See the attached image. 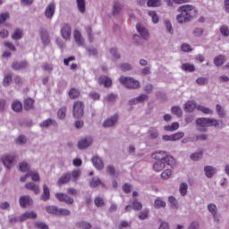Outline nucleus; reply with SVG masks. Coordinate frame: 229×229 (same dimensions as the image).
I'll list each match as a JSON object with an SVG mask.
<instances>
[{
  "label": "nucleus",
  "instance_id": "9d476101",
  "mask_svg": "<svg viewBox=\"0 0 229 229\" xmlns=\"http://www.w3.org/2000/svg\"><path fill=\"white\" fill-rule=\"evenodd\" d=\"M55 198L59 201L66 203V205H72L74 203V199L65 193H55Z\"/></svg>",
  "mask_w": 229,
  "mask_h": 229
},
{
  "label": "nucleus",
  "instance_id": "c9c22d12",
  "mask_svg": "<svg viewBox=\"0 0 229 229\" xmlns=\"http://www.w3.org/2000/svg\"><path fill=\"white\" fill-rule=\"evenodd\" d=\"M181 69L186 72H194L196 71V66H194V64L185 63L182 64Z\"/></svg>",
  "mask_w": 229,
  "mask_h": 229
},
{
  "label": "nucleus",
  "instance_id": "49530a36",
  "mask_svg": "<svg viewBox=\"0 0 229 229\" xmlns=\"http://www.w3.org/2000/svg\"><path fill=\"white\" fill-rule=\"evenodd\" d=\"M69 98L71 99H78V98H80V90L75 88L71 89L69 91Z\"/></svg>",
  "mask_w": 229,
  "mask_h": 229
},
{
  "label": "nucleus",
  "instance_id": "393cba45",
  "mask_svg": "<svg viewBox=\"0 0 229 229\" xmlns=\"http://www.w3.org/2000/svg\"><path fill=\"white\" fill-rule=\"evenodd\" d=\"M208 210L213 216L214 221H219V219H217V206H216V204H208Z\"/></svg>",
  "mask_w": 229,
  "mask_h": 229
},
{
  "label": "nucleus",
  "instance_id": "f03ea898",
  "mask_svg": "<svg viewBox=\"0 0 229 229\" xmlns=\"http://www.w3.org/2000/svg\"><path fill=\"white\" fill-rule=\"evenodd\" d=\"M196 126L198 131H200V133H207L208 128H223L224 123L223 120H217L216 118L201 117L196 120Z\"/></svg>",
  "mask_w": 229,
  "mask_h": 229
},
{
  "label": "nucleus",
  "instance_id": "1a4fd4ad",
  "mask_svg": "<svg viewBox=\"0 0 229 229\" xmlns=\"http://www.w3.org/2000/svg\"><path fill=\"white\" fill-rule=\"evenodd\" d=\"M136 30L140 37L143 38V40H149V32H148V29L142 23H137Z\"/></svg>",
  "mask_w": 229,
  "mask_h": 229
},
{
  "label": "nucleus",
  "instance_id": "bf43d9fd",
  "mask_svg": "<svg viewBox=\"0 0 229 229\" xmlns=\"http://www.w3.org/2000/svg\"><path fill=\"white\" fill-rule=\"evenodd\" d=\"M67 114V107L63 106L57 112V117L59 119H65V115Z\"/></svg>",
  "mask_w": 229,
  "mask_h": 229
},
{
  "label": "nucleus",
  "instance_id": "412c9836",
  "mask_svg": "<svg viewBox=\"0 0 229 229\" xmlns=\"http://www.w3.org/2000/svg\"><path fill=\"white\" fill-rule=\"evenodd\" d=\"M27 219H37V213L30 211V212H25L20 216L21 223L27 221Z\"/></svg>",
  "mask_w": 229,
  "mask_h": 229
},
{
  "label": "nucleus",
  "instance_id": "cd10ccee",
  "mask_svg": "<svg viewBox=\"0 0 229 229\" xmlns=\"http://www.w3.org/2000/svg\"><path fill=\"white\" fill-rule=\"evenodd\" d=\"M154 207L157 209L165 208V207H167V203L164 199H162V198L157 197L154 201Z\"/></svg>",
  "mask_w": 229,
  "mask_h": 229
},
{
  "label": "nucleus",
  "instance_id": "2eb2a0df",
  "mask_svg": "<svg viewBox=\"0 0 229 229\" xmlns=\"http://www.w3.org/2000/svg\"><path fill=\"white\" fill-rule=\"evenodd\" d=\"M148 137L150 140H155L160 137V132L157 127H150L148 131Z\"/></svg>",
  "mask_w": 229,
  "mask_h": 229
},
{
  "label": "nucleus",
  "instance_id": "f8f14e48",
  "mask_svg": "<svg viewBox=\"0 0 229 229\" xmlns=\"http://www.w3.org/2000/svg\"><path fill=\"white\" fill-rule=\"evenodd\" d=\"M61 35L64 40L71 38V26L69 24H64L61 28Z\"/></svg>",
  "mask_w": 229,
  "mask_h": 229
},
{
  "label": "nucleus",
  "instance_id": "6e6552de",
  "mask_svg": "<svg viewBox=\"0 0 229 229\" xmlns=\"http://www.w3.org/2000/svg\"><path fill=\"white\" fill-rule=\"evenodd\" d=\"M19 203L21 208H27V207L33 205V199H31V197L29 195H23L20 197Z\"/></svg>",
  "mask_w": 229,
  "mask_h": 229
},
{
  "label": "nucleus",
  "instance_id": "bb28decb",
  "mask_svg": "<svg viewBox=\"0 0 229 229\" xmlns=\"http://www.w3.org/2000/svg\"><path fill=\"white\" fill-rule=\"evenodd\" d=\"M58 126V123H56V121H55L54 119L48 118L45 121H43L42 123H39L40 128H49V126Z\"/></svg>",
  "mask_w": 229,
  "mask_h": 229
},
{
  "label": "nucleus",
  "instance_id": "20e7f679",
  "mask_svg": "<svg viewBox=\"0 0 229 229\" xmlns=\"http://www.w3.org/2000/svg\"><path fill=\"white\" fill-rule=\"evenodd\" d=\"M85 104L81 101H76L72 106V115L75 119H80L84 114Z\"/></svg>",
  "mask_w": 229,
  "mask_h": 229
},
{
  "label": "nucleus",
  "instance_id": "4d7b16f0",
  "mask_svg": "<svg viewBox=\"0 0 229 229\" xmlns=\"http://www.w3.org/2000/svg\"><path fill=\"white\" fill-rule=\"evenodd\" d=\"M187 189H189V185L186 182L181 183L179 188L181 196H187Z\"/></svg>",
  "mask_w": 229,
  "mask_h": 229
},
{
  "label": "nucleus",
  "instance_id": "58836bf2",
  "mask_svg": "<svg viewBox=\"0 0 229 229\" xmlns=\"http://www.w3.org/2000/svg\"><path fill=\"white\" fill-rule=\"evenodd\" d=\"M180 128V123L178 122L173 123L171 125H166L164 127L165 131H176Z\"/></svg>",
  "mask_w": 229,
  "mask_h": 229
},
{
  "label": "nucleus",
  "instance_id": "dca6fc26",
  "mask_svg": "<svg viewBox=\"0 0 229 229\" xmlns=\"http://www.w3.org/2000/svg\"><path fill=\"white\" fill-rule=\"evenodd\" d=\"M55 3L49 4L45 10V16L47 19H53L55 15Z\"/></svg>",
  "mask_w": 229,
  "mask_h": 229
},
{
  "label": "nucleus",
  "instance_id": "0e129e2a",
  "mask_svg": "<svg viewBox=\"0 0 229 229\" xmlns=\"http://www.w3.org/2000/svg\"><path fill=\"white\" fill-rule=\"evenodd\" d=\"M132 208H133V210H142V203L139 202L137 200V198L133 199Z\"/></svg>",
  "mask_w": 229,
  "mask_h": 229
},
{
  "label": "nucleus",
  "instance_id": "c756f323",
  "mask_svg": "<svg viewBox=\"0 0 229 229\" xmlns=\"http://www.w3.org/2000/svg\"><path fill=\"white\" fill-rule=\"evenodd\" d=\"M168 203L170 205V208L174 210H178V208H180V203H178V200L174 196L168 197Z\"/></svg>",
  "mask_w": 229,
  "mask_h": 229
},
{
  "label": "nucleus",
  "instance_id": "13d9d810",
  "mask_svg": "<svg viewBox=\"0 0 229 229\" xmlns=\"http://www.w3.org/2000/svg\"><path fill=\"white\" fill-rule=\"evenodd\" d=\"M163 162H165V164H167V165H170L171 167H173V165H174L175 164L174 157L167 154H166V157H165V160H163Z\"/></svg>",
  "mask_w": 229,
  "mask_h": 229
},
{
  "label": "nucleus",
  "instance_id": "423d86ee",
  "mask_svg": "<svg viewBox=\"0 0 229 229\" xmlns=\"http://www.w3.org/2000/svg\"><path fill=\"white\" fill-rule=\"evenodd\" d=\"M117 121H119V115L114 114L113 116L106 119L103 122L102 126L103 128H114V126L117 124Z\"/></svg>",
  "mask_w": 229,
  "mask_h": 229
},
{
  "label": "nucleus",
  "instance_id": "603ef678",
  "mask_svg": "<svg viewBox=\"0 0 229 229\" xmlns=\"http://www.w3.org/2000/svg\"><path fill=\"white\" fill-rule=\"evenodd\" d=\"M185 137V133L183 131H179L174 134H172V142H176V140H181Z\"/></svg>",
  "mask_w": 229,
  "mask_h": 229
},
{
  "label": "nucleus",
  "instance_id": "7ed1b4c3",
  "mask_svg": "<svg viewBox=\"0 0 229 229\" xmlns=\"http://www.w3.org/2000/svg\"><path fill=\"white\" fill-rule=\"evenodd\" d=\"M119 81L122 85H124L127 89H133L137 90L140 89V81L131 78V77H120Z\"/></svg>",
  "mask_w": 229,
  "mask_h": 229
},
{
  "label": "nucleus",
  "instance_id": "680f3d73",
  "mask_svg": "<svg viewBox=\"0 0 229 229\" xmlns=\"http://www.w3.org/2000/svg\"><path fill=\"white\" fill-rule=\"evenodd\" d=\"M171 112L172 114H174V115H176L177 117H182V108H180V106H174L171 108Z\"/></svg>",
  "mask_w": 229,
  "mask_h": 229
},
{
  "label": "nucleus",
  "instance_id": "0eeeda50",
  "mask_svg": "<svg viewBox=\"0 0 229 229\" xmlns=\"http://www.w3.org/2000/svg\"><path fill=\"white\" fill-rule=\"evenodd\" d=\"M92 142H94V140L91 137L84 138L78 141L77 148L78 149H87V148H90V146H92Z\"/></svg>",
  "mask_w": 229,
  "mask_h": 229
},
{
  "label": "nucleus",
  "instance_id": "473e14b6",
  "mask_svg": "<svg viewBox=\"0 0 229 229\" xmlns=\"http://www.w3.org/2000/svg\"><path fill=\"white\" fill-rule=\"evenodd\" d=\"M197 110H199V112H202L206 115H214V110L206 107L205 106L198 105Z\"/></svg>",
  "mask_w": 229,
  "mask_h": 229
},
{
  "label": "nucleus",
  "instance_id": "4c0bfd02",
  "mask_svg": "<svg viewBox=\"0 0 229 229\" xmlns=\"http://www.w3.org/2000/svg\"><path fill=\"white\" fill-rule=\"evenodd\" d=\"M165 168V162H164V161H157V162L154 163V165H153V169L157 173L164 170Z\"/></svg>",
  "mask_w": 229,
  "mask_h": 229
},
{
  "label": "nucleus",
  "instance_id": "e433bc0d",
  "mask_svg": "<svg viewBox=\"0 0 229 229\" xmlns=\"http://www.w3.org/2000/svg\"><path fill=\"white\" fill-rule=\"evenodd\" d=\"M12 109L17 114H19V112H22V103H21L19 100H14L12 103Z\"/></svg>",
  "mask_w": 229,
  "mask_h": 229
},
{
  "label": "nucleus",
  "instance_id": "79ce46f5",
  "mask_svg": "<svg viewBox=\"0 0 229 229\" xmlns=\"http://www.w3.org/2000/svg\"><path fill=\"white\" fill-rule=\"evenodd\" d=\"M106 171L110 176H119V173L115 172V167H114L112 165H108L106 167Z\"/></svg>",
  "mask_w": 229,
  "mask_h": 229
},
{
  "label": "nucleus",
  "instance_id": "338daca9",
  "mask_svg": "<svg viewBox=\"0 0 229 229\" xmlns=\"http://www.w3.org/2000/svg\"><path fill=\"white\" fill-rule=\"evenodd\" d=\"M220 33L223 37H229V29H228V26L226 25H223L220 27Z\"/></svg>",
  "mask_w": 229,
  "mask_h": 229
},
{
  "label": "nucleus",
  "instance_id": "f3484780",
  "mask_svg": "<svg viewBox=\"0 0 229 229\" xmlns=\"http://www.w3.org/2000/svg\"><path fill=\"white\" fill-rule=\"evenodd\" d=\"M70 182L71 173H65L58 179L56 185L60 187V185H65V183H69Z\"/></svg>",
  "mask_w": 229,
  "mask_h": 229
},
{
  "label": "nucleus",
  "instance_id": "2f4dec72",
  "mask_svg": "<svg viewBox=\"0 0 229 229\" xmlns=\"http://www.w3.org/2000/svg\"><path fill=\"white\" fill-rule=\"evenodd\" d=\"M98 185H101V187H105V184L103 182H101V179L98 177H94L90 182H89V187L92 189H96V187H98Z\"/></svg>",
  "mask_w": 229,
  "mask_h": 229
},
{
  "label": "nucleus",
  "instance_id": "39448f33",
  "mask_svg": "<svg viewBox=\"0 0 229 229\" xmlns=\"http://www.w3.org/2000/svg\"><path fill=\"white\" fill-rule=\"evenodd\" d=\"M2 164L10 170L13 167V163L15 162V155L13 154H5L0 158Z\"/></svg>",
  "mask_w": 229,
  "mask_h": 229
},
{
  "label": "nucleus",
  "instance_id": "052dcab7",
  "mask_svg": "<svg viewBox=\"0 0 229 229\" xmlns=\"http://www.w3.org/2000/svg\"><path fill=\"white\" fill-rule=\"evenodd\" d=\"M109 53L114 60H119V58H121V54H119V51H117V48L115 47L111 48Z\"/></svg>",
  "mask_w": 229,
  "mask_h": 229
},
{
  "label": "nucleus",
  "instance_id": "c03bdc74",
  "mask_svg": "<svg viewBox=\"0 0 229 229\" xmlns=\"http://www.w3.org/2000/svg\"><path fill=\"white\" fill-rule=\"evenodd\" d=\"M77 8L81 13H85L86 6H85V0H76Z\"/></svg>",
  "mask_w": 229,
  "mask_h": 229
},
{
  "label": "nucleus",
  "instance_id": "ddd939ff",
  "mask_svg": "<svg viewBox=\"0 0 229 229\" xmlns=\"http://www.w3.org/2000/svg\"><path fill=\"white\" fill-rule=\"evenodd\" d=\"M204 173L207 178H214L216 173H217V169L212 165H205Z\"/></svg>",
  "mask_w": 229,
  "mask_h": 229
},
{
  "label": "nucleus",
  "instance_id": "7c9ffc66",
  "mask_svg": "<svg viewBox=\"0 0 229 229\" xmlns=\"http://www.w3.org/2000/svg\"><path fill=\"white\" fill-rule=\"evenodd\" d=\"M121 10H123V5L121 3L114 1L113 4V15L114 17L119 15L121 13Z\"/></svg>",
  "mask_w": 229,
  "mask_h": 229
},
{
  "label": "nucleus",
  "instance_id": "de8ad7c7",
  "mask_svg": "<svg viewBox=\"0 0 229 229\" xmlns=\"http://www.w3.org/2000/svg\"><path fill=\"white\" fill-rule=\"evenodd\" d=\"M34 103H35V100H33V98H26L24 102V109L31 110L33 108Z\"/></svg>",
  "mask_w": 229,
  "mask_h": 229
},
{
  "label": "nucleus",
  "instance_id": "8fccbe9b",
  "mask_svg": "<svg viewBox=\"0 0 229 229\" xmlns=\"http://www.w3.org/2000/svg\"><path fill=\"white\" fill-rule=\"evenodd\" d=\"M148 15L149 17H151L153 24H158L159 18H158V14L157 13V12H155V11H149V12L148 13Z\"/></svg>",
  "mask_w": 229,
  "mask_h": 229
},
{
  "label": "nucleus",
  "instance_id": "3c124183",
  "mask_svg": "<svg viewBox=\"0 0 229 229\" xmlns=\"http://www.w3.org/2000/svg\"><path fill=\"white\" fill-rule=\"evenodd\" d=\"M19 167L21 173H28L31 166L30 164H28V162H21L20 163Z\"/></svg>",
  "mask_w": 229,
  "mask_h": 229
},
{
  "label": "nucleus",
  "instance_id": "72a5a7b5",
  "mask_svg": "<svg viewBox=\"0 0 229 229\" xmlns=\"http://www.w3.org/2000/svg\"><path fill=\"white\" fill-rule=\"evenodd\" d=\"M216 112L220 119H225L226 117V110H225L219 104L216 106Z\"/></svg>",
  "mask_w": 229,
  "mask_h": 229
},
{
  "label": "nucleus",
  "instance_id": "774afa93",
  "mask_svg": "<svg viewBox=\"0 0 229 229\" xmlns=\"http://www.w3.org/2000/svg\"><path fill=\"white\" fill-rule=\"evenodd\" d=\"M34 226L35 228H38V229H49V225H47V224L43 222H35Z\"/></svg>",
  "mask_w": 229,
  "mask_h": 229
},
{
  "label": "nucleus",
  "instance_id": "9b49d317",
  "mask_svg": "<svg viewBox=\"0 0 229 229\" xmlns=\"http://www.w3.org/2000/svg\"><path fill=\"white\" fill-rule=\"evenodd\" d=\"M91 162L94 167L98 169V171H103V168L105 167V164L103 163V160L101 159V157H99L98 156H95L91 158Z\"/></svg>",
  "mask_w": 229,
  "mask_h": 229
},
{
  "label": "nucleus",
  "instance_id": "37998d69",
  "mask_svg": "<svg viewBox=\"0 0 229 229\" xmlns=\"http://www.w3.org/2000/svg\"><path fill=\"white\" fill-rule=\"evenodd\" d=\"M71 174L72 182H78L80 176H81V170H73Z\"/></svg>",
  "mask_w": 229,
  "mask_h": 229
},
{
  "label": "nucleus",
  "instance_id": "6e6d98bb",
  "mask_svg": "<svg viewBox=\"0 0 229 229\" xmlns=\"http://www.w3.org/2000/svg\"><path fill=\"white\" fill-rule=\"evenodd\" d=\"M11 83H12V74L10 73L5 74L3 80L4 87H10Z\"/></svg>",
  "mask_w": 229,
  "mask_h": 229
},
{
  "label": "nucleus",
  "instance_id": "5701e85b",
  "mask_svg": "<svg viewBox=\"0 0 229 229\" xmlns=\"http://www.w3.org/2000/svg\"><path fill=\"white\" fill-rule=\"evenodd\" d=\"M225 60H226V55H219L214 57L213 63L216 65V67H221L223 64H225Z\"/></svg>",
  "mask_w": 229,
  "mask_h": 229
},
{
  "label": "nucleus",
  "instance_id": "5fc2aeb1",
  "mask_svg": "<svg viewBox=\"0 0 229 229\" xmlns=\"http://www.w3.org/2000/svg\"><path fill=\"white\" fill-rule=\"evenodd\" d=\"M120 71H123V72H126L127 71H131L133 69V66H131L129 63H123L119 65Z\"/></svg>",
  "mask_w": 229,
  "mask_h": 229
},
{
  "label": "nucleus",
  "instance_id": "a211bd4d",
  "mask_svg": "<svg viewBox=\"0 0 229 229\" xmlns=\"http://www.w3.org/2000/svg\"><path fill=\"white\" fill-rule=\"evenodd\" d=\"M25 189H27L28 191H31L32 192H34V194H40V186L37 185L33 182H27L25 184Z\"/></svg>",
  "mask_w": 229,
  "mask_h": 229
},
{
  "label": "nucleus",
  "instance_id": "69168bd1",
  "mask_svg": "<svg viewBox=\"0 0 229 229\" xmlns=\"http://www.w3.org/2000/svg\"><path fill=\"white\" fill-rule=\"evenodd\" d=\"M115 99H117V94L114 93H110L105 98V100L107 101V103H114Z\"/></svg>",
  "mask_w": 229,
  "mask_h": 229
},
{
  "label": "nucleus",
  "instance_id": "e2e57ef3",
  "mask_svg": "<svg viewBox=\"0 0 229 229\" xmlns=\"http://www.w3.org/2000/svg\"><path fill=\"white\" fill-rule=\"evenodd\" d=\"M140 72L141 76H149L151 74V65L144 66Z\"/></svg>",
  "mask_w": 229,
  "mask_h": 229
},
{
  "label": "nucleus",
  "instance_id": "09e8293b",
  "mask_svg": "<svg viewBox=\"0 0 229 229\" xmlns=\"http://www.w3.org/2000/svg\"><path fill=\"white\" fill-rule=\"evenodd\" d=\"M59 208L56 206H48L46 208V211L52 216H58Z\"/></svg>",
  "mask_w": 229,
  "mask_h": 229
},
{
  "label": "nucleus",
  "instance_id": "4468645a",
  "mask_svg": "<svg viewBox=\"0 0 229 229\" xmlns=\"http://www.w3.org/2000/svg\"><path fill=\"white\" fill-rule=\"evenodd\" d=\"M39 33L42 44L44 46H49V43L51 42L49 39V32H47L45 29H40Z\"/></svg>",
  "mask_w": 229,
  "mask_h": 229
},
{
  "label": "nucleus",
  "instance_id": "f257e3e1",
  "mask_svg": "<svg viewBox=\"0 0 229 229\" xmlns=\"http://www.w3.org/2000/svg\"><path fill=\"white\" fill-rule=\"evenodd\" d=\"M177 12L180 13V14L176 16V21L179 24H187V22H191L192 19L198 17V11L191 4L180 6Z\"/></svg>",
  "mask_w": 229,
  "mask_h": 229
},
{
  "label": "nucleus",
  "instance_id": "c85d7f7f",
  "mask_svg": "<svg viewBox=\"0 0 229 229\" xmlns=\"http://www.w3.org/2000/svg\"><path fill=\"white\" fill-rule=\"evenodd\" d=\"M73 37L78 46H83V44H85V40L83 39V37H81V32H80V30H74Z\"/></svg>",
  "mask_w": 229,
  "mask_h": 229
},
{
  "label": "nucleus",
  "instance_id": "4be33fe9",
  "mask_svg": "<svg viewBox=\"0 0 229 229\" xmlns=\"http://www.w3.org/2000/svg\"><path fill=\"white\" fill-rule=\"evenodd\" d=\"M28 67V62L21 61V62H13L12 64V69L13 71H21V69H26Z\"/></svg>",
  "mask_w": 229,
  "mask_h": 229
},
{
  "label": "nucleus",
  "instance_id": "f704fd0d",
  "mask_svg": "<svg viewBox=\"0 0 229 229\" xmlns=\"http://www.w3.org/2000/svg\"><path fill=\"white\" fill-rule=\"evenodd\" d=\"M148 8H158L162 6V0H147Z\"/></svg>",
  "mask_w": 229,
  "mask_h": 229
},
{
  "label": "nucleus",
  "instance_id": "aec40b11",
  "mask_svg": "<svg viewBox=\"0 0 229 229\" xmlns=\"http://www.w3.org/2000/svg\"><path fill=\"white\" fill-rule=\"evenodd\" d=\"M165 157H167V152L164 150L154 152L151 155L152 158H155V160H158L159 162H164Z\"/></svg>",
  "mask_w": 229,
  "mask_h": 229
},
{
  "label": "nucleus",
  "instance_id": "6ab92c4d",
  "mask_svg": "<svg viewBox=\"0 0 229 229\" xmlns=\"http://www.w3.org/2000/svg\"><path fill=\"white\" fill-rule=\"evenodd\" d=\"M98 83H99V85H104V87L108 89V88L112 87V79H110L106 75H102L98 79Z\"/></svg>",
  "mask_w": 229,
  "mask_h": 229
},
{
  "label": "nucleus",
  "instance_id": "a18cd8bd",
  "mask_svg": "<svg viewBox=\"0 0 229 229\" xmlns=\"http://www.w3.org/2000/svg\"><path fill=\"white\" fill-rule=\"evenodd\" d=\"M13 40H21L22 38V30L16 29L12 34Z\"/></svg>",
  "mask_w": 229,
  "mask_h": 229
},
{
  "label": "nucleus",
  "instance_id": "b1692460",
  "mask_svg": "<svg viewBox=\"0 0 229 229\" xmlns=\"http://www.w3.org/2000/svg\"><path fill=\"white\" fill-rule=\"evenodd\" d=\"M51 198V192L49 191V187H47V184L43 185V193L40 196V199L42 201H48Z\"/></svg>",
  "mask_w": 229,
  "mask_h": 229
},
{
  "label": "nucleus",
  "instance_id": "ea45409f",
  "mask_svg": "<svg viewBox=\"0 0 229 229\" xmlns=\"http://www.w3.org/2000/svg\"><path fill=\"white\" fill-rule=\"evenodd\" d=\"M77 228L81 229H91L92 224L87 222V221H80L76 223Z\"/></svg>",
  "mask_w": 229,
  "mask_h": 229
},
{
  "label": "nucleus",
  "instance_id": "a878e982",
  "mask_svg": "<svg viewBox=\"0 0 229 229\" xmlns=\"http://www.w3.org/2000/svg\"><path fill=\"white\" fill-rule=\"evenodd\" d=\"M198 110V105H196V102L194 100H190L185 103L184 110L185 112H194V110Z\"/></svg>",
  "mask_w": 229,
  "mask_h": 229
},
{
  "label": "nucleus",
  "instance_id": "864d4df0",
  "mask_svg": "<svg viewBox=\"0 0 229 229\" xmlns=\"http://www.w3.org/2000/svg\"><path fill=\"white\" fill-rule=\"evenodd\" d=\"M190 158L191 160H194L195 162H198V160H201V158H203V151H199L191 154L190 156Z\"/></svg>",
  "mask_w": 229,
  "mask_h": 229
},
{
  "label": "nucleus",
  "instance_id": "a19ab883",
  "mask_svg": "<svg viewBox=\"0 0 229 229\" xmlns=\"http://www.w3.org/2000/svg\"><path fill=\"white\" fill-rule=\"evenodd\" d=\"M144 38L139 34L133 36L134 44L140 46V47H144Z\"/></svg>",
  "mask_w": 229,
  "mask_h": 229
}]
</instances>
